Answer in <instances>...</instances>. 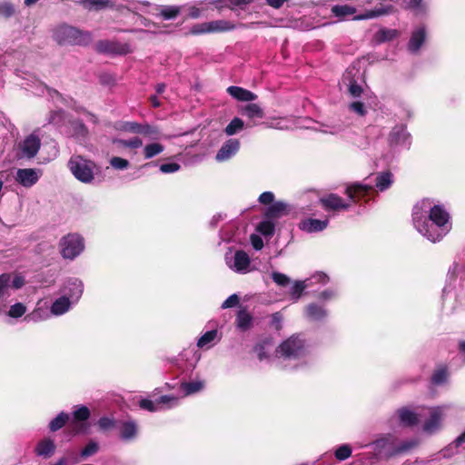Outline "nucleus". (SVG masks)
Wrapping results in <instances>:
<instances>
[{
  "instance_id": "obj_1",
  "label": "nucleus",
  "mask_w": 465,
  "mask_h": 465,
  "mask_svg": "<svg viewBox=\"0 0 465 465\" xmlns=\"http://www.w3.org/2000/svg\"><path fill=\"white\" fill-rule=\"evenodd\" d=\"M412 223L431 242L441 241L451 230L450 215L442 204L424 198L412 208Z\"/></svg>"
},
{
  "instance_id": "obj_2",
  "label": "nucleus",
  "mask_w": 465,
  "mask_h": 465,
  "mask_svg": "<svg viewBox=\"0 0 465 465\" xmlns=\"http://www.w3.org/2000/svg\"><path fill=\"white\" fill-rule=\"evenodd\" d=\"M275 354L284 367L296 369L308 362L309 348L299 335H292L276 348Z\"/></svg>"
},
{
  "instance_id": "obj_3",
  "label": "nucleus",
  "mask_w": 465,
  "mask_h": 465,
  "mask_svg": "<svg viewBox=\"0 0 465 465\" xmlns=\"http://www.w3.org/2000/svg\"><path fill=\"white\" fill-rule=\"evenodd\" d=\"M53 37L59 45H87L93 41L89 31H83L67 24L57 25L53 30Z\"/></svg>"
},
{
  "instance_id": "obj_4",
  "label": "nucleus",
  "mask_w": 465,
  "mask_h": 465,
  "mask_svg": "<svg viewBox=\"0 0 465 465\" xmlns=\"http://www.w3.org/2000/svg\"><path fill=\"white\" fill-rule=\"evenodd\" d=\"M418 443L419 441L416 439H410L400 443H396L395 439L391 435L388 434L373 441L371 446L378 455L384 454L391 457L407 452L415 448Z\"/></svg>"
},
{
  "instance_id": "obj_5",
  "label": "nucleus",
  "mask_w": 465,
  "mask_h": 465,
  "mask_svg": "<svg viewBox=\"0 0 465 465\" xmlns=\"http://www.w3.org/2000/svg\"><path fill=\"white\" fill-rule=\"evenodd\" d=\"M448 409L449 406L447 405L422 409L421 414H423V417H427L422 425V430L430 435L440 430L442 420L445 417L446 411Z\"/></svg>"
},
{
  "instance_id": "obj_6",
  "label": "nucleus",
  "mask_w": 465,
  "mask_h": 465,
  "mask_svg": "<svg viewBox=\"0 0 465 465\" xmlns=\"http://www.w3.org/2000/svg\"><path fill=\"white\" fill-rule=\"evenodd\" d=\"M84 249V238L77 233H69L60 241L61 254L64 259L74 260Z\"/></svg>"
},
{
  "instance_id": "obj_7",
  "label": "nucleus",
  "mask_w": 465,
  "mask_h": 465,
  "mask_svg": "<svg viewBox=\"0 0 465 465\" xmlns=\"http://www.w3.org/2000/svg\"><path fill=\"white\" fill-rule=\"evenodd\" d=\"M68 166L74 176L85 183L94 180V163L81 156H73L69 160Z\"/></svg>"
},
{
  "instance_id": "obj_8",
  "label": "nucleus",
  "mask_w": 465,
  "mask_h": 465,
  "mask_svg": "<svg viewBox=\"0 0 465 465\" xmlns=\"http://www.w3.org/2000/svg\"><path fill=\"white\" fill-rule=\"evenodd\" d=\"M235 25L228 20H214L195 24L190 28V34L198 35L203 34H213L233 30Z\"/></svg>"
},
{
  "instance_id": "obj_9",
  "label": "nucleus",
  "mask_w": 465,
  "mask_h": 465,
  "mask_svg": "<svg viewBox=\"0 0 465 465\" xmlns=\"http://www.w3.org/2000/svg\"><path fill=\"white\" fill-rule=\"evenodd\" d=\"M226 265L233 272L245 274L251 271V260L249 255L242 250L232 252V251L225 254Z\"/></svg>"
},
{
  "instance_id": "obj_10",
  "label": "nucleus",
  "mask_w": 465,
  "mask_h": 465,
  "mask_svg": "<svg viewBox=\"0 0 465 465\" xmlns=\"http://www.w3.org/2000/svg\"><path fill=\"white\" fill-rule=\"evenodd\" d=\"M43 175V171L37 168H23L16 171L15 180L25 188L34 186Z\"/></svg>"
},
{
  "instance_id": "obj_11",
  "label": "nucleus",
  "mask_w": 465,
  "mask_h": 465,
  "mask_svg": "<svg viewBox=\"0 0 465 465\" xmlns=\"http://www.w3.org/2000/svg\"><path fill=\"white\" fill-rule=\"evenodd\" d=\"M374 188L371 184L367 183H355L346 188V194L352 203H357L361 199L371 198Z\"/></svg>"
},
{
  "instance_id": "obj_12",
  "label": "nucleus",
  "mask_w": 465,
  "mask_h": 465,
  "mask_svg": "<svg viewBox=\"0 0 465 465\" xmlns=\"http://www.w3.org/2000/svg\"><path fill=\"white\" fill-rule=\"evenodd\" d=\"M41 141L35 134H30L19 144V157L32 159L38 153Z\"/></svg>"
},
{
  "instance_id": "obj_13",
  "label": "nucleus",
  "mask_w": 465,
  "mask_h": 465,
  "mask_svg": "<svg viewBox=\"0 0 465 465\" xmlns=\"http://www.w3.org/2000/svg\"><path fill=\"white\" fill-rule=\"evenodd\" d=\"M95 47L99 53L108 54H125L130 52V46L127 44H122L117 41H99Z\"/></svg>"
},
{
  "instance_id": "obj_14",
  "label": "nucleus",
  "mask_w": 465,
  "mask_h": 465,
  "mask_svg": "<svg viewBox=\"0 0 465 465\" xmlns=\"http://www.w3.org/2000/svg\"><path fill=\"white\" fill-rule=\"evenodd\" d=\"M63 296H68L69 300L74 303H77L83 292L84 284L81 280L76 278L69 279L63 287Z\"/></svg>"
},
{
  "instance_id": "obj_15",
  "label": "nucleus",
  "mask_w": 465,
  "mask_h": 465,
  "mask_svg": "<svg viewBox=\"0 0 465 465\" xmlns=\"http://www.w3.org/2000/svg\"><path fill=\"white\" fill-rule=\"evenodd\" d=\"M239 112L249 119L248 127L258 125L257 119H262L264 116L263 109L257 104H247L240 107Z\"/></svg>"
},
{
  "instance_id": "obj_16",
  "label": "nucleus",
  "mask_w": 465,
  "mask_h": 465,
  "mask_svg": "<svg viewBox=\"0 0 465 465\" xmlns=\"http://www.w3.org/2000/svg\"><path fill=\"white\" fill-rule=\"evenodd\" d=\"M240 149V141L235 138L227 140L217 152L215 159L218 162H224L232 158Z\"/></svg>"
},
{
  "instance_id": "obj_17",
  "label": "nucleus",
  "mask_w": 465,
  "mask_h": 465,
  "mask_svg": "<svg viewBox=\"0 0 465 465\" xmlns=\"http://www.w3.org/2000/svg\"><path fill=\"white\" fill-rule=\"evenodd\" d=\"M396 415L403 426L411 427L417 425L420 418H423L421 411L416 412L408 407H403L396 411Z\"/></svg>"
},
{
  "instance_id": "obj_18",
  "label": "nucleus",
  "mask_w": 465,
  "mask_h": 465,
  "mask_svg": "<svg viewBox=\"0 0 465 465\" xmlns=\"http://www.w3.org/2000/svg\"><path fill=\"white\" fill-rule=\"evenodd\" d=\"M138 425L133 420H124L120 423L119 433L120 438L124 441H132L138 436Z\"/></svg>"
},
{
  "instance_id": "obj_19",
  "label": "nucleus",
  "mask_w": 465,
  "mask_h": 465,
  "mask_svg": "<svg viewBox=\"0 0 465 465\" xmlns=\"http://www.w3.org/2000/svg\"><path fill=\"white\" fill-rule=\"evenodd\" d=\"M291 211V206L287 203L278 201L266 209L265 216L268 219H278L289 214Z\"/></svg>"
},
{
  "instance_id": "obj_20",
  "label": "nucleus",
  "mask_w": 465,
  "mask_h": 465,
  "mask_svg": "<svg viewBox=\"0 0 465 465\" xmlns=\"http://www.w3.org/2000/svg\"><path fill=\"white\" fill-rule=\"evenodd\" d=\"M321 202L326 210H347L351 204L345 203L341 197L337 194L331 193L328 196L322 198Z\"/></svg>"
},
{
  "instance_id": "obj_21",
  "label": "nucleus",
  "mask_w": 465,
  "mask_h": 465,
  "mask_svg": "<svg viewBox=\"0 0 465 465\" xmlns=\"http://www.w3.org/2000/svg\"><path fill=\"white\" fill-rule=\"evenodd\" d=\"M389 142L391 145L409 144V134L403 125L395 126L390 133Z\"/></svg>"
},
{
  "instance_id": "obj_22",
  "label": "nucleus",
  "mask_w": 465,
  "mask_h": 465,
  "mask_svg": "<svg viewBox=\"0 0 465 465\" xmlns=\"http://www.w3.org/2000/svg\"><path fill=\"white\" fill-rule=\"evenodd\" d=\"M72 305L74 303L69 300V297L62 295L52 303L50 312L54 316H60L67 312Z\"/></svg>"
},
{
  "instance_id": "obj_23",
  "label": "nucleus",
  "mask_w": 465,
  "mask_h": 465,
  "mask_svg": "<svg viewBox=\"0 0 465 465\" xmlns=\"http://www.w3.org/2000/svg\"><path fill=\"white\" fill-rule=\"evenodd\" d=\"M305 315L312 321L320 322L327 318L328 312L323 306L312 302L306 306Z\"/></svg>"
},
{
  "instance_id": "obj_24",
  "label": "nucleus",
  "mask_w": 465,
  "mask_h": 465,
  "mask_svg": "<svg viewBox=\"0 0 465 465\" xmlns=\"http://www.w3.org/2000/svg\"><path fill=\"white\" fill-rule=\"evenodd\" d=\"M328 219L319 220L310 218L302 222L301 229L311 233L318 232L323 231L328 226Z\"/></svg>"
},
{
  "instance_id": "obj_25",
  "label": "nucleus",
  "mask_w": 465,
  "mask_h": 465,
  "mask_svg": "<svg viewBox=\"0 0 465 465\" xmlns=\"http://www.w3.org/2000/svg\"><path fill=\"white\" fill-rule=\"evenodd\" d=\"M426 39V33L423 27H419L412 32L408 44V49L411 53H417Z\"/></svg>"
},
{
  "instance_id": "obj_26",
  "label": "nucleus",
  "mask_w": 465,
  "mask_h": 465,
  "mask_svg": "<svg viewBox=\"0 0 465 465\" xmlns=\"http://www.w3.org/2000/svg\"><path fill=\"white\" fill-rule=\"evenodd\" d=\"M55 451V444L50 438H45L35 446V452L37 456L49 458Z\"/></svg>"
},
{
  "instance_id": "obj_27",
  "label": "nucleus",
  "mask_w": 465,
  "mask_h": 465,
  "mask_svg": "<svg viewBox=\"0 0 465 465\" xmlns=\"http://www.w3.org/2000/svg\"><path fill=\"white\" fill-rule=\"evenodd\" d=\"M227 92L232 97L238 101L251 102L257 98V95L252 92L239 86H229Z\"/></svg>"
},
{
  "instance_id": "obj_28",
  "label": "nucleus",
  "mask_w": 465,
  "mask_h": 465,
  "mask_svg": "<svg viewBox=\"0 0 465 465\" xmlns=\"http://www.w3.org/2000/svg\"><path fill=\"white\" fill-rule=\"evenodd\" d=\"M164 151V145L158 143L153 142L146 143L142 150V154L144 160H150L153 157L161 154Z\"/></svg>"
},
{
  "instance_id": "obj_29",
  "label": "nucleus",
  "mask_w": 465,
  "mask_h": 465,
  "mask_svg": "<svg viewBox=\"0 0 465 465\" xmlns=\"http://www.w3.org/2000/svg\"><path fill=\"white\" fill-rule=\"evenodd\" d=\"M393 183V175L390 172L379 173L375 177V187L380 192L389 189Z\"/></svg>"
},
{
  "instance_id": "obj_30",
  "label": "nucleus",
  "mask_w": 465,
  "mask_h": 465,
  "mask_svg": "<svg viewBox=\"0 0 465 465\" xmlns=\"http://www.w3.org/2000/svg\"><path fill=\"white\" fill-rule=\"evenodd\" d=\"M331 12L339 21H344L356 13V8L348 5H335L331 6Z\"/></svg>"
},
{
  "instance_id": "obj_31",
  "label": "nucleus",
  "mask_w": 465,
  "mask_h": 465,
  "mask_svg": "<svg viewBox=\"0 0 465 465\" xmlns=\"http://www.w3.org/2000/svg\"><path fill=\"white\" fill-rule=\"evenodd\" d=\"M392 10L391 5H388L386 7L381 6L379 8H375L373 10H369L365 12L364 14L355 15L353 17V20L360 21V20H367V19H372L383 15H387L390 13V11Z\"/></svg>"
},
{
  "instance_id": "obj_32",
  "label": "nucleus",
  "mask_w": 465,
  "mask_h": 465,
  "mask_svg": "<svg viewBox=\"0 0 465 465\" xmlns=\"http://www.w3.org/2000/svg\"><path fill=\"white\" fill-rule=\"evenodd\" d=\"M74 416V421L73 426L74 430H75V433H79L80 430L78 429L77 421H85L90 417V411L85 406H79L77 409L73 412Z\"/></svg>"
},
{
  "instance_id": "obj_33",
  "label": "nucleus",
  "mask_w": 465,
  "mask_h": 465,
  "mask_svg": "<svg viewBox=\"0 0 465 465\" xmlns=\"http://www.w3.org/2000/svg\"><path fill=\"white\" fill-rule=\"evenodd\" d=\"M204 388V381H193L188 382H183L181 384V390L184 396H189L201 391Z\"/></svg>"
},
{
  "instance_id": "obj_34",
  "label": "nucleus",
  "mask_w": 465,
  "mask_h": 465,
  "mask_svg": "<svg viewBox=\"0 0 465 465\" xmlns=\"http://www.w3.org/2000/svg\"><path fill=\"white\" fill-rule=\"evenodd\" d=\"M272 350V344L269 340L263 341L262 342L258 343L254 347V351L257 354V357L259 358L260 361L268 359Z\"/></svg>"
},
{
  "instance_id": "obj_35",
  "label": "nucleus",
  "mask_w": 465,
  "mask_h": 465,
  "mask_svg": "<svg viewBox=\"0 0 465 465\" xmlns=\"http://www.w3.org/2000/svg\"><path fill=\"white\" fill-rule=\"evenodd\" d=\"M351 71H347L343 75V82L348 85V90L352 97H360L362 93V87L355 81L350 78Z\"/></svg>"
},
{
  "instance_id": "obj_36",
  "label": "nucleus",
  "mask_w": 465,
  "mask_h": 465,
  "mask_svg": "<svg viewBox=\"0 0 465 465\" xmlns=\"http://www.w3.org/2000/svg\"><path fill=\"white\" fill-rule=\"evenodd\" d=\"M310 287V282H306V281H295L292 286L290 289V295L294 302H297L301 296L302 292Z\"/></svg>"
},
{
  "instance_id": "obj_37",
  "label": "nucleus",
  "mask_w": 465,
  "mask_h": 465,
  "mask_svg": "<svg viewBox=\"0 0 465 465\" xmlns=\"http://www.w3.org/2000/svg\"><path fill=\"white\" fill-rule=\"evenodd\" d=\"M218 332L216 330H212L206 331L203 334L197 341V346L199 348H210L211 343L213 342L217 339Z\"/></svg>"
},
{
  "instance_id": "obj_38",
  "label": "nucleus",
  "mask_w": 465,
  "mask_h": 465,
  "mask_svg": "<svg viewBox=\"0 0 465 465\" xmlns=\"http://www.w3.org/2000/svg\"><path fill=\"white\" fill-rule=\"evenodd\" d=\"M243 127L244 122L239 117H234L225 127L224 133L228 136H232L241 132L243 129Z\"/></svg>"
},
{
  "instance_id": "obj_39",
  "label": "nucleus",
  "mask_w": 465,
  "mask_h": 465,
  "mask_svg": "<svg viewBox=\"0 0 465 465\" xmlns=\"http://www.w3.org/2000/svg\"><path fill=\"white\" fill-rule=\"evenodd\" d=\"M68 420L69 414L62 411L49 422V429L51 431H57L63 428Z\"/></svg>"
},
{
  "instance_id": "obj_40",
  "label": "nucleus",
  "mask_w": 465,
  "mask_h": 465,
  "mask_svg": "<svg viewBox=\"0 0 465 465\" xmlns=\"http://www.w3.org/2000/svg\"><path fill=\"white\" fill-rule=\"evenodd\" d=\"M252 318L248 312H246L245 310L239 311L236 318L238 328L243 331L249 329L252 323Z\"/></svg>"
},
{
  "instance_id": "obj_41",
  "label": "nucleus",
  "mask_w": 465,
  "mask_h": 465,
  "mask_svg": "<svg viewBox=\"0 0 465 465\" xmlns=\"http://www.w3.org/2000/svg\"><path fill=\"white\" fill-rule=\"evenodd\" d=\"M181 12V7L177 5H163L161 6L160 15L164 20L175 18Z\"/></svg>"
},
{
  "instance_id": "obj_42",
  "label": "nucleus",
  "mask_w": 465,
  "mask_h": 465,
  "mask_svg": "<svg viewBox=\"0 0 465 465\" xmlns=\"http://www.w3.org/2000/svg\"><path fill=\"white\" fill-rule=\"evenodd\" d=\"M49 313L46 310L37 307L25 318L27 322H40L48 319Z\"/></svg>"
},
{
  "instance_id": "obj_43",
  "label": "nucleus",
  "mask_w": 465,
  "mask_h": 465,
  "mask_svg": "<svg viewBox=\"0 0 465 465\" xmlns=\"http://www.w3.org/2000/svg\"><path fill=\"white\" fill-rule=\"evenodd\" d=\"M141 134L147 137L149 140H158L161 137V133L156 126L144 124L142 125Z\"/></svg>"
},
{
  "instance_id": "obj_44",
  "label": "nucleus",
  "mask_w": 465,
  "mask_h": 465,
  "mask_svg": "<svg viewBox=\"0 0 465 465\" xmlns=\"http://www.w3.org/2000/svg\"><path fill=\"white\" fill-rule=\"evenodd\" d=\"M13 124L4 116L0 115V139H7L8 135L13 136Z\"/></svg>"
},
{
  "instance_id": "obj_45",
  "label": "nucleus",
  "mask_w": 465,
  "mask_h": 465,
  "mask_svg": "<svg viewBox=\"0 0 465 465\" xmlns=\"http://www.w3.org/2000/svg\"><path fill=\"white\" fill-rule=\"evenodd\" d=\"M27 311L26 306L22 302H16L10 306L6 314L11 318H20L22 317Z\"/></svg>"
},
{
  "instance_id": "obj_46",
  "label": "nucleus",
  "mask_w": 465,
  "mask_h": 465,
  "mask_svg": "<svg viewBox=\"0 0 465 465\" xmlns=\"http://www.w3.org/2000/svg\"><path fill=\"white\" fill-rule=\"evenodd\" d=\"M329 276L322 272H315L310 278H307L306 282H310V287L315 284L325 285L329 282Z\"/></svg>"
},
{
  "instance_id": "obj_47",
  "label": "nucleus",
  "mask_w": 465,
  "mask_h": 465,
  "mask_svg": "<svg viewBox=\"0 0 465 465\" xmlns=\"http://www.w3.org/2000/svg\"><path fill=\"white\" fill-rule=\"evenodd\" d=\"M275 224L270 221L265 220L259 223L257 230L264 236H272L274 232Z\"/></svg>"
},
{
  "instance_id": "obj_48",
  "label": "nucleus",
  "mask_w": 465,
  "mask_h": 465,
  "mask_svg": "<svg viewBox=\"0 0 465 465\" xmlns=\"http://www.w3.org/2000/svg\"><path fill=\"white\" fill-rule=\"evenodd\" d=\"M178 402L179 399L172 395H164L157 400V404L159 407H162V409H163V406H166V408H173L176 406Z\"/></svg>"
},
{
  "instance_id": "obj_49",
  "label": "nucleus",
  "mask_w": 465,
  "mask_h": 465,
  "mask_svg": "<svg viewBox=\"0 0 465 465\" xmlns=\"http://www.w3.org/2000/svg\"><path fill=\"white\" fill-rule=\"evenodd\" d=\"M11 287V274L3 273L0 275V298L6 295Z\"/></svg>"
},
{
  "instance_id": "obj_50",
  "label": "nucleus",
  "mask_w": 465,
  "mask_h": 465,
  "mask_svg": "<svg viewBox=\"0 0 465 465\" xmlns=\"http://www.w3.org/2000/svg\"><path fill=\"white\" fill-rule=\"evenodd\" d=\"M142 124H138L136 122H124L121 125L120 129L124 132L141 134Z\"/></svg>"
},
{
  "instance_id": "obj_51",
  "label": "nucleus",
  "mask_w": 465,
  "mask_h": 465,
  "mask_svg": "<svg viewBox=\"0 0 465 465\" xmlns=\"http://www.w3.org/2000/svg\"><path fill=\"white\" fill-rule=\"evenodd\" d=\"M80 4L84 6V8L92 10V9H101L106 6L107 2L105 0H81Z\"/></svg>"
},
{
  "instance_id": "obj_52",
  "label": "nucleus",
  "mask_w": 465,
  "mask_h": 465,
  "mask_svg": "<svg viewBox=\"0 0 465 465\" xmlns=\"http://www.w3.org/2000/svg\"><path fill=\"white\" fill-rule=\"evenodd\" d=\"M118 143L123 147L130 149H137L143 145V141L139 137H133L127 140H119Z\"/></svg>"
},
{
  "instance_id": "obj_53",
  "label": "nucleus",
  "mask_w": 465,
  "mask_h": 465,
  "mask_svg": "<svg viewBox=\"0 0 465 465\" xmlns=\"http://www.w3.org/2000/svg\"><path fill=\"white\" fill-rule=\"evenodd\" d=\"M351 455V448L348 444L341 445L335 450V458L339 460H345Z\"/></svg>"
},
{
  "instance_id": "obj_54",
  "label": "nucleus",
  "mask_w": 465,
  "mask_h": 465,
  "mask_svg": "<svg viewBox=\"0 0 465 465\" xmlns=\"http://www.w3.org/2000/svg\"><path fill=\"white\" fill-rule=\"evenodd\" d=\"M272 279L277 285L282 287L287 286L291 282V279L286 274L279 272H273L272 273Z\"/></svg>"
},
{
  "instance_id": "obj_55",
  "label": "nucleus",
  "mask_w": 465,
  "mask_h": 465,
  "mask_svg": "<svg viewBox=\"0 0 465 465\" xmlns=\"http://www.w3.org/2000/svg\"><path fill=\"white\" fill-rule=\"evenodd\" d=\"M348 108L351 112L355 113L359 116H364L367 114V110L364 104L360 101H354L349 104Z\"/></svg>"
},
{
  "instance_id": "obj_56",
  "label": "nucleus",
  "mask_w": 465,
  "mask_h": 465,
  "mask_svg": "<svg viewBox=\"0 0 465 465\" xmlns=\"http://www.w3.org/2000/svg\"><path fill=\"white\" fill-rule=\"evenodd\" d=\"M110 164L116 170H125L129 166V161L122 157L114 156L110 160Z\"/></svg>"
},
{
  "instance_id": "obj_57",
  "label": "nucleus",
  "mask_w": 465,
  "mask_h": 465,
  "mask_svg": "<svg viewBox=\"0 0 465 465\" xmlns=\"http://www.w3.org/2000/svg\"><path fill=\"white\" fill-rule=\"evenodd\" d=\"M139 406L142 409L152 411V412L162 410V407H159L157 404V400L155 401H153L149 399H143L139 401Z\"/></svg>"
},
{
  "instance_id": "obj_58",
  "label": "nucleus",
  "mask_w": 465,
  "mask_h": 465,
  "mask_svg": "<svg viewBox=\"0 0 465 465\" xmlns=\"http://www.w3.org/2000/svg\"><path fill=\"white\" fill-rule=\"evenodd\" d=\"M98 450H99L98 443L91 440L81 451V456L83 458H87L89 456L95 454L98 451Z\"/></svg>"
},
{
  "instance_id": "obj_59",
  "label": "nucleus",
  "mask_w": 465,
  "mask_h": 465,
  "mask_svg": "<svg viewBox=\"0 0 465 465\" xmlns=\"http://www.w3.org/2000/svg\"><path fill=\"white\" fill-rule=\"evenodd\" d=\"M447 380V371L445 369L437 370L432 375L431 381L434 384H442Z\"/></svg>"
},
{
  "instance_id": "obj_60",
  "label": "nucleus",
  "mask_w": 465,
  "mask_h": 465,
  "mask_svg": "<svg viewBox=\"0 0 465 465\" xmlns=\"http://www.w3.org/2000/svg\"><path fill=\"white\" fill-rule=\"evenodd\" d=\"M181 169V165L177 163H163L160 165V171L163 173H176Z\"/></svg>"
},
{
  "instance_id": "obj_61",
  "label": "nucleus",
  "mask_w": 465,
  "mask_h": 465,
  "mask_svg": "<svg viewBox=\"0 0 465 465\" xmlns=\"http://www.w3.org/2000/svg\"><path fill=\"white\" fill-rule=\"evenodd\" d=\"M97 424L102 430H107L114 428L115 425V422H114V420L112 418L102 417L99 419Z\"/></svg>"
},
{
  "instance_id": "obj_62",
  "label": "nucleus",
  "mask_w": 465,
  "mask_h": 465,
  "mask_svg": "<svg viewBox=\"0 0 465 465\" xmlns=\"http://www.w3.org/2000/svg\"><path fill=\"white\" fill-rule=\"evenodd\" d=\"M73 126L74 128V135H75L78 138H80V137L84 138L86 136L87 129L83 123L74 122V123H73Z\"/></svg>"
},
{
  "instance_id": "obj_63",
  "label": "nucleus",
  "mask_w": 465,
  "mask_h": 465,
  "mask_svg": "<svg viewBox=\"0 0 465 465\" xmlns=\"http://www.w3.org/2000/svg\"><path fill=\"white\" fill-rule=\"evenodd\" d=\"M337 291L334 289H327L319 294V299L323 302L331 301L337 296Z\"/></svg>"
},
{
  "instance_id": "obj_64",
  "label": "nucleus",
  "mask_w": 465,
  "mask_h": 465,
  "mask_svg": "<svg viewBox=\"0 0 465 465\" xmlns=\"http://www.w3.org/2000/svg\"><path fill=\"white\" fill-rule=\"evenodd\" d=\"M239 301L240 300L237 294H232L223 302L222 308L227 309L235 307L236 305H238Z\"/></svg>"
}]
</instances>
